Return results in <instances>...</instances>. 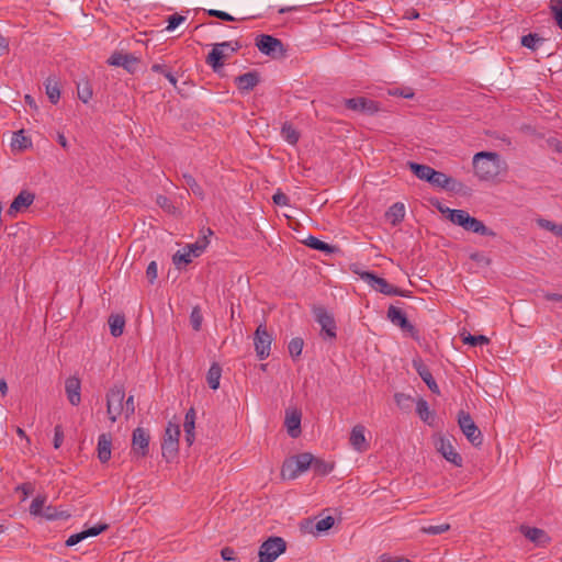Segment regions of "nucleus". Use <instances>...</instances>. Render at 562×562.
<instances>
[{
    "label": "nucleus",
    "mask_w": 562,
    "mask_h": 562,
    "mask_svg": "<svg viewBox=\"0 0 562 562\" xmlns=\"http://www.w3.org/2000/svg\"><path fill=\"white\" fill-rule=\"evenodd\" d=\"M78 98L87 103L92 98V90L89 85H85L82 88L78 87Z\"/></svg>",
    "instance_id": "nucleus-54"
},
{
    "label": "nucleus",
    "mask_w": 562,
    "mask_h": 562,
    "mask_svg": "<svg viewBox=\"0 0 562 562\" xmlns=\"http://www.w3.org/2000/svg\"><path fill=\"white\" fill-rule=\"evenodd\" d=\"M156 203L168 214H177L178 210L172 202L165 195H158Z\"/></svg>",
    "instance_id": "nucleus-45"
},
{
    "label": "nucleus",
    "mask_w": 562,
    "mask_h": 562,
    "mask_svg": "<svg viewBox=\"0 0 562 562\" xmlns=\"http://www.w3.org/2000/svg\"><path fill=\"white\" fill-rule=\"evenodd\" d=\"M408 167L418 179L425 180L427 182H429V180L431 179L434 168L427 165H420L412 161L408 162Z\"/></svg>",
    "instance_id": "nucleus-31"
},
{
    "label": "nucleus",
    "mask_w": 562,
    "mask_h": 562,
    "mask_svg": "<svg viewBox=\"0 0 562 562\" xmlns=\"http://www.w3.org/2000/svg\"><path fill=\"white\" fill-rule=\"evenodd\" d=\"M221 557L225 561H235L236 560L235 551H234V549H232L229 547H225L221 550Z\"/></svg>",
    "instance_id": "nucleus-62"
},
{
    "label": "nucleus",
    "mask_w": 562,
    "mask_h": 562,
    "mask_svg": "<svg viewBox=\"0 0 562 562\" xmlns=\"http://www.w3.org/2000/svg\"><path fill=\"white\" fill-rule=\"evenodd\" d=\"M305 245L313 248V249H316V250H321V251H324V252H327V254H330L334 251V247L330 246L329 244L325 243V241H322L319 240L318 238L314 237V236H310L306 240H305Z\"/></svg>",
    "instance_id": "nucleus-37"
},
{
    "label": "nucleus",
    "mask_w": 562,
    "mask_h": 562,
    "mask_svg": "<svg viewBox=\"0 0 562 562\" xmlns=\"http://www.w3.org/2000/svg\"><path fill=\"white\" fill-rule=\"evenodd\" d=\"M186 19L187 18L184 15H180L178 13L168 16V19H167L168 24H167L166 31H168V32L173 31L177 26H179L181 23H183L186 21Z\"/></svg>",
    "instance_id": "nucleus-52"
},
{
    "label": "nucleus",
    "mask_w": 562,
    "mask_h": 562,
    "mask_svg": "<svg viewBox=\"0 0 562 562\" xmlns=\"http://www.w3.org/2000/svg\"><path fill=\"white\" fill-rule=\"evenodd\" d=\"M195 411L193 407H191L184 416V423H183V429H184V439L188 443V446H192V443L195 440Z\"/></svg>",
    "instance_id": "nucleus-28"
},
{
    "label": "nucleus",
    "mask_w": 562,
    "mask_h": 562,
    "mask_svg": "<svg viewBox=\"0 0 562 562\" xmlns=\"http://www.w3.org/2000/svg\"><path fill=\"white\" fill-rule=\"evenodd\" d=\"M301 417L302 414L299 409H286L285 412V427L288 430V434L292 438H297L301 434Z\"/></svg>",
    "instance_id": "nucleus-22"
},
{
    "label": "nucleus",
    "mask_w": 562,
    "mask_h": 562,
    "mask_svg": "<svg viewBox=\"0 0 562 562\" xmlns=\"http://www.w3.org/2000/svg\"><path fill=\"white\" fill-rule=\"evenodd\" d=\"M544 299L547 301L562 302V294L559 293H546Z\"/></svg>",
    "instance_id": "nucleus-64"
},
{
    "label": "nucleus",
    "mask_w": 562,
    "mask_h": 562,
    "mask_svg": "<svg viewBox=\"0 0 562 562\" xmlns=\"http://www.w3.org/2000/svg\"><path fill=\"white\" fill-rule=\"evenodd\" d=\"M64 441V431L60 425H57L54 429V448L58 449Z\"/></svg>",
    "instance_id": "nucleus-57"
},
{
    "label": "nucleus",
    "mask_w": 562,
    "mask_h": 562,
    "mask_svg": "<svg viewBox=\"0 0 562 562\" xmlns=\"http://www.w3.org/2000/svg\"><path fill=\"white\" fill-rule=\"evenodd\" d=\"M550 9L558 26L562 30V0H551Z\"/></svg>",
    "instance_id": "nucleus-44"
},
{
    "label": "nucleus",
    "mask_w": 562,
    "mask_h": 562,
    "mask_svg": "<svg viewBox=\"0 0 562 562\" xmlns=\"http://www.w3.org/2000/svg\"><path fill=\"white\" fill-rule=\"evenodd\" d=\"M202 322H203V316L201 313V308L199 306H194L190 314V323L192 325V328L195 331H199L201 329Z\"/></svg>",
    "instance_id": "nucleus-43"
},
{
    "label": "nucleus",
    "mask_w": 562,
    "mask_h": 562,
    "mask_svg": "<svg viewBox=\"0 0 562 562\" xmlns=\"http://www.w3.org/2000/svg\"><path fill=\"white\" fill-rule=\"evenodd\" d=\"M272 200L273 202L277 204V205H280V206H285L289 204V198L286 194H284L283 192L281 191H277L273 196H272Z\"/></svg>",
    "instance_id": "nucleus-59"
},
{
    "label": "nucleus",
    "mask_w": 562,
    "mask_h": 562,
    "mask_svg": "<svg viewBox=\"0 0 562 562\" xmlns=\"http://www.w3.org/2000/svg\"><path fill=\"white\" fill-rule=\"evenodd\" d=\"M158 271H157V263L155 261L149 262L146 269V278L149 283H154L157 279Z\"/></svg>",
    "instance_id": "nucleus-55"
},
{
    "label": "nucleus",
    "mask_w": 562,
    "mask_h": 562,
    "mask_svg": "<svg viewBox=\"0 0 562 562\" xmlns=\"http://www.w3.org/2000/svg\"><path fill=\"white\" fill-rule=\"evenodd\" d=\"M378 562H412V561L405 557H391L389 554H381L378 559Z\"/></svg>",
    "instance_id": "nucleus-58"
},
{
    "label": "nucleus",
    "mask_w": 562,
    "mask_h": 562,
    "mask_svg": "<svg viewBox=\"0 0 562 562\" xmlns=\"http://www.w3.org/2000/svg\"><path fill=\"white\" fill-rule=\"evenodd\" d=\"M349 442L351 447L358 452H364L369 448V443L366 439V427L361 424H358L352 427Z\"/></svg>",
    "instance_id": "nucleus-21"
},
{
    "label": "nucleus",
    "mask_w": 562,
    "mask_h": 562,
    "mask_svg": "<svg viewBox=\"0 0 562 562\" xmlns=\"http://www.w3.org/2000/svg\"><path fill=\"white\" fill-rule=\"evenodd\" d=\"M207 14L211 16L218 18L224 21H235V18L228 14L227 12L220 11V10H209Z\"/></svg>",
    "instance_id": "nucleus-60"
},
{
    "label": "nucleus",
    "mask_w": 562,
    "mask_h": 562,
    "mask_svg": "<svg viewBox=\"0 0 562 562\" xmlns=\"http://www.w3.org/2000/svg\"><path fill=\"white\" fill-rule=\"evenodd\" d=\"M221 376H222V368L220 367L218 363H213L210 367V369L207 371V375H206L207 384L212 390L218 389Z\"/></svg>",
    "instance_id": "nucleus-33"
},
{
    "label": "nucleus",
    "mask_w": 562,
    "mask_h": 562,
    "mask_svg": "<svg viewBox=\"0 0 562 562\" xmlns=\"http://www.w3.org/2000/svg\"><path fill=\"white\" fill-rule=\"evenodd\" d=\"M271 342L272 337L268 333L266 325L260 324L254 337L256 355L260 360H265L270 356Z\"/></svg>",
    "instance_id": "nucleus-10"
},
{
    "label": "nucleus",
    "mask_w": 562,
    "mask_h": 562,
    "mask_svg": "<svg viewBox=\"0 0 562 562\" xmlns=\"http://www.w3.org/2000/svg\"><path fill=\"white\" fill-rule=\"evenodd\" d=\"M45 88L49 101L56 104L60 98V89L58 82L55 79L48 78Z\"/></svg>",
    "instance_id": "nucleus-34"
},
{
    "label": "nucleus",
    "mask_w": 562,
    "mask_h": 562,
    "mask_svg": "<svg viewBox=\"0 0 562 562\" xmlns=\"http://www.w3.org/2000/svg\"><path fill=\"white\" fill-rule=\"evenodd\" d=\"M315 321L321 325L322 331L325 333L329 339H335L337 336V326L334 316L324 307L318 306L313 310Z\"/></svg>",
    "instance_id": "nucleus-13"
},
{
    "label": "nucleus",
    "mask_w": 562,
    "mask_h": 562,
    "mask_svg": "<svg viewBox=\"0 0 562 562\" xmlns=\"http://www.w3.org/2000/svg\"><path fill=\"white\" fill-rule=\"evenodd\" d=\"M125 392L123 386H113L106 396V412L111 422H116L117 417L124 412Z\"/></svg>",
    "instance_id": "nucleus-8"
},
{
    "label": "nucleus",
    "mask_w": 562,
    "mask_h": 562,
    "mask_svg": "<svg viewBox=\"0 0 562 562\" xmlns=\"http://www.w3.org/2000/svg\"><path fill=\"white\" fill-rule=\"evenodd\" d=\"M286 549V542L281 537H269L259 548L258 562H273Z\"/></svg>",
    "instance_id": "nucleus-4"
},
{
    "label": "nucleus",
    "mask_w": 562,
    "mask_h": 562,
    "mask_svg": "<svg viewBox=\"0 0 562 562\" xmlns=\"http://www.w3.org/2000/svg\"><path fill=\"white\" fill-rule=\"evenodd\" d=\"M180 426L179 424L168 423L165 430L161 445L162 456L166 459L173 458L179 449Z\"/></svg>",
    "instance_id": "nucleus-7"
},
{
    "label": "nucleus",
    "mask_w": 562,
    "mask_h": 562,
    "mask_svg": "<svg viewBox=\"0 0 562 562\" xmlns=\"http://www.w3.org/2000/svg\"><path fill=\"white\" fill-rule=\"evenodd\" d=\"M540 227L552 232L554 235L562 237V225L555 224L551 221L540 218L538 221Z\"/></svg>",
    "instance_id": "nucleus-47"
},
{
    "label": "nucleus",
    "mask_w": 562,
    "mask_h": 562,
    "mask_svg": "<svg viewBox=\"0 0 562 562\" xmlns=\"http://www.w3.org/2000/svg\"><path fill=\"white\" fill-rule=\"evenodd\" d=\"M458 425L463 435L474 447H480L483 443L482 431L468 412L460 411L458 413Z\"/></svg>",
    "instance_id": "nucleus-5"
},
{
    "label": "nucleus",
    "mask_w": 562,
    "mask_h": 562,
    "mask_svg": "<svg viewBox=\"0 0 562 562\" xmlns=\"http://www.w3.org/2000/svg\"><path fill=\"white\" fill-rule=\"evenodd\" d=\"M416 413L420 417L422 420L428 422L430 418V411L428 403L424 398H419L416 403Z\"/></svg>",
    "instance_id": "nucleus-42"
},
{
    "label": "nucleus",
    "mask_w": 562,
    "mask_h": 562,
    "mask_svg": "<svg viewBox=\"0 0 562 562\" xmlns=\"http://www.w3.org/2000/svg\"><path fill=\"white\" fill-rule=\"evenodd\" d=\"M462 341L467 345L477 346L488 344L490 339L484 335L473 336L471 334H468L465 336H462Z\"/></svg>",
    "instance_id": "nucleus-46"
},
{
    "label": "nucleus",
    "mask_w": 562,
    "mask_h": 562,
    "mask_svg": "<svg viewBox=\"0 0 562 562\" xmlns=\"http://www.w3.org/2000/svg\"><path fill=\"white\" fill-rule=\"evenodd\" d=\"M109 326L111 335L114 337H120L125 327V317L120 314H114L109 317Z\"/></svg>",
    "instance_id": "nucleus-32"
},
{
    "label": "nucleus",
    "mask_w": 562,
    "mask_h": 562,
    "mask_svg": "<svg viewBox=\"0 0 562 562\" xmlns=\"http://www.w3.org/2000/svg\"><path fill=\"white\" fill-rule=\"evenodd\" d=\"M441 214L454 225L462 227L468 232H472L482 236L495 237L496 233L488 228L482 221L471 216L464 210H453L448 206L438 205Z\"/></svg>",
    "instance_id": "nucleus-1"
},
{
    "label": "nucleus",
    "mask_w": 562,
    "mask_h": 562,
    "mask_svg": "<svg viewBox=\"0 0 562 562\" xmlns=\"http://www.w3.org/2000/svg\"><path fill=\"white\" fill-rule=\"evenodd\" d=\"M303 346H304V341L302 338L295 337V338L291 339V341L289 342V346H288L290 356L292 358H299L302 353Z\"/></svg>",
    "instance_id": "nucleus-41"
},
{
    "label": "nucleus",
    "mask_w": 562,
    "mask_h": 562,
    "mask_svg": "<svg viewBox=\"0 0 562 562\" xmlns=\"http://www.w3.org/2000/svg\"><path fill=\"white\" fill-rule=\"evenodd\" d=\"M543 42V38H541L538 34L529 33L521 37V45L531 49L536 50L538 48V45Z\"/></svg>",
    "instance_id": "nucleus-38"
},
{
    "label": "nucleus",
    "mask_w": 562,
    "mask_h": 562,
    "mask_svg": "<svg viewBox=\"0 0 562 562\" xmlns=\"http://www.w3.org/2000/svg\"><path fill=\"white\" fill-rule=\"evenodd\" d=\"M387 319L393 324L398 326L403 331H407L411 334L412 337H415L417 334V330L415 327L408 322L405 313L394 306L391 305L387 310Z\"/></svg>",
    "instance_id": "nucleus-16"
},
{
    "label": "nucleus",
    "mask_w": 562,
    "mask_h": 562,
    "mask_svg": "<svg viewBox=\"0 0 562 562\" xmlns=\"http://www.w3.org/2000/svg\"><path fill=\"white\" fill-rule=\"evenodd\" d=\"M109 528V526L106 524H99V525H95L93 527H90L88 529H85L78 533H75V535H71L67 540H66V546L68 547H72L77 543H79L80 541L89 538V537H95L98 535H100L101 532H103L104 530H106Z\"/></svg>",
    "instance_id": "nucleus-23"
},
{
    "label": "nucleus",
    "mask_w": 562,
    "mask_h": 562,
    "mask_svg": "<svg viewBox=\"0 0 562 562\" xmlns=\"http://www.w3.org/2000/svg\"><path fill=\"white\" fill-rule=\"evenodd\" d=\"M335 524V519L334 517L331 516H327L325 518H322L321 520H318L315 525V530L319 533V532H324V531H327L329 530Z\"/></svg>",
    "instance_id": "nucleus-50"
},
{
    "label": "nucleus",
    "mask_w": 562,
    "mask_h": 562,
    "mask_svg": "<svg viewBox=\"0 0 562 562\" xmlns=\"http://www.w3.org/2000/svg\"><path fill=\"white\" fill-rule=\"evenodd\" d=\"M97 452L101 463H106L111 459L112 437L110 434H101L99 436Z\"/></svg>",
    "instance_id": "nucleus-26"
},
{
    "label": "nucleus",
    "mask_w": 562,
    "mask_h": 562,
    "mask_svg": "<svg viewBox=\"0 0 562 562\" xmlns=\"http://www.w3.org/2000/svg\"><path fill=\"white\" fill-rule=\"evenodd\" d=\"M209 244L207 237L204 236L202 239L196 240L193 244L184 246L181 250H178L173 255V263L177 267L181 265H188L192 261V258L199 257Z\"/></svg>",
    "instance_id": "nucleus-6"
},
{
    "label": "nucleus",
    "mask_w": 562,
    "mask_h": 562,
    "mask_svg": "<svg viewBox=\"0 0 562 562\" xmlns=\"http://www.w3.org/2000/svg\"><path fill=\"white\" fill-rule=\"evenodd\" d=\"M124 405V412L126 417H130L135 412V404H134V396L130 395L127 400L125 401Z\"/></svg>",
    "instance_id": "nucleus-61"
},
{
    "label": "nucleus",
    "mask_w": 562,
    "mask_h": 562,
    "mask_svg": "<svg viewBox=\"0 0 562 562\" xmlns=\"http://www.w3.org/2000/svg\"><path fill=\"white\" fill-rule=\"evenodd\" d=\"M429 183L441 189H454L456 180L434 169Z\"/></svg>",
    "instance_id": "nucleus-29"
},
{
    "label": "nucleus",
    "mask_w": 562,
    "mask_h": 562,
    "mask_svg": "<svg viewBox=\"0 0 562 562\" xmlns=\"http://www.w3.org/2000/svg\"><path fill=\"white\" fill-rule=\"evenodd\" d=\"M450 529L449 524H441L437 526H428V527H422V532L428 533V535H441Z\"/></svg>",
    "instance_id": "nucleus-49"
},
{
    "label": "nucleus",
    "mask_w": 562,
    "mask_h": 562,
    "mask_svg": "<svg viewBox=\"0 0 562 562\" xmlns=\"http://www.w3.org/2000/svg\"><path fill=\"white\" fill-rule=\"evenodd\" d=\"M405 206L403 203H394L385 213L386 220L393 225H397L404 220Z\"/></svg>",
    "instance_id": "nucleus-30"
},
{
    "label": "nucleus",
    "mask_w": 562,
    "mask_h": 562,
    "mask_svg": "<svg viewBox=\"0 0 562 562\" xmlns=\"http://www.w3.org/2000/svg\"><path fill=\"white\" fill-rule=\"evenodd\" d=\"M149 440L148 430L143 427L135 428L132 435V454L136 458H145L149 451Z\"/></svg>",
    "instance_id": "nucleus-12"
},
{
    "label": "nucleus",
    "mask_w": 562,
    "mask_h": 562,
    "mask_svg": "<svg viewBox=\"0 0 562 562\" xmlns=\"http://www.w3.org/2000/svg\"><path fill=\"white\" fill-rule=\"evenodd\" d=\"M108 63L112 66L123 67L130 72L135 70L138 59L133 54L114 53Z\"/></svg>",
    "instance_id": "nucleus-24"
},
{
    "label": "nucleus",
    "mask_w": 562,
    "mask_h": 562,
    "mask_svg": "<svg viewBox=\"0 0 562 562\" xmlns=\"http://www.w3.org/2000/svg\"><path fill=\"white\" fill-rule=\"evenodd\" d=\"M256 46L262 54L272 57L283 56L285 53L282 42L271 35L261 34L257 36Z\"/></svg>",
    "instance_id": "nucleus-11"
},
{
    "label": "nucleus",
    "mask_w": 562,
    "mask_h": 562,
    "mask_svg": "<svg viewBox=\"0 0 562 562\" xmlns=\"http://www.w3.org/2000/svg\"><path fill=\"white\" fill-rule=\"evenodd\" d=\"M41 516H43L49 520L58 518V514H57L56 509L52 506L46 507L45 510H43Z\"/></svg>",
    "instance_id": "nucleus-63"
},
{
    "label": "nucleus",
    "mask_w": 562,
    "mask_h": 562,
    "mask_svg": "<svg viewBox=\"0 0 562 562\" xmlns=\"http://www.w3.org/2000/svg\"><path fill=\"white\" fill-rule=\"evenodd\" d=\"M313 463V456L311 453H301L286 461H284L281 469V476L284 480H294L302 473L307 471Z\"/></svg>",
    "instance_id": "nucleus-3"
},
{
    "label": "nucleus",
    "mask_w": 562,
    "mask_h": 562,
    "mask_svg": "<svg viewBox=\"0 0 562 562\" xmlns=\"http://www.w3.org/2000/svg\"><path fill=\"white\" fill-rule=\"evenodd\" d=\"M35 200L34 193L23 190L21 191L10 204L7 215L11 218L15 217L20 212L25 211Z\"/></svg>",
    "instance_id": "nucleus-15"
},
{
    "label": "nucleus",
    "mask_w": 562,
    "mask_h": 562,
    "mask_svg": "<svg viewBox=\"0 0 562 562\" xmlns=\"http://www.w3.org/2000/svg\"><path fill=\"white\" fill-rule=\"evenodd\" d=\"M46 497L37 496L32 501L30 513L34 516H41L44 509Z\"/></svg>",
    "instance_id": "nucleus-48"
},
{
    "label": "nucleus",
    "mask_w": 562,
    "mask_h": 562,
    "mask_svg": "<svg viewBox=\"0 0 562 562\" xmlns=\"http://www.w3.org/2000/svg\"><path fill=\"white\" fill-rule=\"evenodd\" d=\"M81 384L80 380L76 376H70L65 382V391L67 394V398L71 405L78 406L81 402Z\"/></svg>",
    "instance_id": "nucleus-25"
},
{
    "label": "nucleus",
    "mask_w": 562,
    "mask_h": 562,
    "mask_svg": "<svg viewBox=\"0 0 562 562\" xmlns=\"http://www.w3.org/2000/svg\"><path fill=\"white\" fill-rule=\"evenodd\" d=\"M182 178L186 184L190 188V190L198 195L199 198H204V192L201 186L196 182V180L190 173H183Z\"/></svg>",
    "instance_id": "nucleus-40"
},
{
    "label": "nucleus",
    "mask_w": 562,
    "mask_h": 562,
    "mask_svg": "<svg viewBox=\"0 0 562 562\" xmlns=\"http://www.w3.org/2000/svg\"><path fill=\"white\" fill-rule=\"evenodd\" d=\"M473 168L480 180L493 181L505 170V164L496 153L480 151L473 157Z\"/></svg>",
    "instance_id": "nucleus-2"
},
{
    "label": "nucleus",
    "mask_w": 562,
    "mask_h": 562,
    "mask_svg": "<svg viewBox=\"0 0 562 562\" xmlns=\"http://www.w3.org/2000/svg\"><path fill=\"white\" fill-rule=\"evenodd\" d=\"M345 104L348 109L357 112L373 114L379 110L378 103L366 98L346 99Z\"/></svg>",
    "instance_id": "nucleus-20"
},
{
    "label": "nucleus",
    "mask_w": 562,
    "mask_h": 562,
    "mask_svg": "<svg viewBox=\"0 0 562 562\" xmlns=\"http://www.w3.org/2000/svg\"><path fill=\"white\" fill-rule=\"evenodd\" d=\"M360 278L368 283L372 289L375 291L383 293L385 295H400V296H406L405 292L400 290L396 286H393L390 284L385 279L375 276L372 272H361Z\"/></svg>",
    "instance_id": "nucleus-9"
},
{
    "label": "nucleus",
    "mask_w": 562,
    "mask_h": 562,
    "mask_svg": "<svg viewBox=\"0 0 562 562\" xmlns=\"http://www.w3.org/2000/svg\"><path fill=\"white\" fill-rule=\"evenodd\" d=\"M259 82V76L256 71H249L235 78V83L240 91L248 92Z\"/></svg>",
    "instance_id": "nucleus-27"
},
{
    "label": "nucleus",
    "mask_w": 562,
    "mask_h": 562,
    "mask_svg": "<svg viewBox=\"0 0 562 562\" xmlns=\"http://www.w3.org/2000/svg\"><path fill=\"white\" fill-rule=\"evenodd\" d=\"M413 367L417 371L418 375L422 378V380L427 384L428 389L435 393L440 394L439 386L437 382L435 381L431 372L427 368V366L424 363L422 358L416 357L413 359Z\"/></svg>",
    "instance_id": "nucleus-17"
},
{
    "label": "nucleus",
    "mask_w": 562,
    "mask_h": 562,
    "mask_svg": "<svg viewBox=\"0 0 562 562\" xmlns=\"http://www.w3.org/2000/svg\"><path fill=\"white\" fill-rule=\"evenodd\" d=\"M519 530L529 541L533 542L536 546L546 547L551 541V538L543 529L522 525L520 526Z\"/></svg>",
    "instance_id": "nucleus-19"
},
{
    "label": "nucleus",
    "mask_w": 562,
    "mask_h": 562,
    "mask_svg": "<svg viewBox=\"0 0 562 562\" xmlns=\"http://www.w3.org/2000/svg\"><path fill=\"white\" fill-rule=\"evenodd\" d=\"M390 94L412 99L414 97V91L412 88H395L390 91Z\"/></svg>",
    "instance_id": "nucleus-56"
},
{
    "label": "nucleus",
    "mask_w": 562,
    "mask_h": 562,
    "mask_svg": "<svg viewBox=\"0 0 562 562\" xmlns=\"http://www.w3.org/2000/svg\"><path fill=\"white\" fill-rule=\"evenodd\" d=\"M436 447L447 461L451 462L456 467L462 465V457L456 451L454 447L448 439L440 437Z\"/></svg>",
    "instance_id": "nucleus-18"
},
{
    "label": "nucleus",
    "mask_w": 562,
    "mask_h": 562,
    "mask_svg": "<svg viewBox=\"0 0 562 562\" xmlns=\"http://www.w3.org/2000/svg\"><path fill=\"white\" fill-rule=\"evenodd\" d=\"M223 48H229L231 52H236L239 48V45L238 43H235V46H232V42H223L215 44L206 58V63L210 66H212L214 70H217L223 66L222 60L226 57V54L223 52Z\"/></svg>",
    "instance_id": "nucleus-14"
},
{
    "label": "nucleus",
    "mask_w": 562,
    "mask_h": 562,
    "mask_svg": "<svg viewBox=\"0 0 562 562\" xmlns=\"http://www.w3.org/2000/svg\"><path fill=\"white\" fill-rule=\"evenodd\" d=\"M281 135L291 145H295L300 138L299 132L289 123L283 124Z\"/></svg>",
    "instance_id": "nucleus-36"
},
{
    "label": "nucleus",
    "mask_w": 562,
    "mask_h": 562,
    "mask_svg": "<svg viewBox=\"0 0 562 562\" xmlns=\"http://www.w3.org/2000/svg\"><path fill=\"white\" fill-rule=\"evenodd\" d=\"M16 492L22 493V501H25L34 492V485L30 482L20 484L15 487Z\"/></svg>",
    "instance_id": "nucleus-53"
},
{
    "label": "nucleus",
    "mask_w": 562,
    "mask_h": 562,
    "mask_svg": "<svg viewBox=\"0 0 562 562\" xmlns=\"http://www.w3.org/2000/svg\"><path fill=\"white\" fill-rule=\"evenodd\" d=\"M394 400L397 406L402 409H408L413 402V397L404 393H395Z\"/></svg>",
    "instance_id": "nucleus-51"
},
{
    "label": "nucleus",
    "mask_w": 562,
    "mask_h": 562,
    "mask_svg": "<svg viewBox=\"0 0 562 562\" xmlns=\"http://www.w3.org/2000/svg\"><path fill=\"white\" fill-rule=\"evenodd\" d=\"M32 145L29 137L24 135V131L14 132L11 146L13 149L23 150Z\"/></svg>",
    "instance_id": "nucleus-35"
},
{
    "label": "nucleus",
    "mask_w": 562,
    "mask_h": 562,
    "mask_svg": "<svg viewBox=\"0 0 562 562\" xmlns=\"http://www.w3.org/2000/svg\"><path fill=\"white\" fill-rule=\"evenodd\" d=\"M311 468L317 474L325 475V474H328L333 470L334 465L329 462H326L324 460L316 459L313 457V463L311 464Z\"/></svg>",
    "instance_id": "nucleus-39"
}]
</instances>
